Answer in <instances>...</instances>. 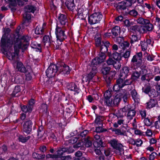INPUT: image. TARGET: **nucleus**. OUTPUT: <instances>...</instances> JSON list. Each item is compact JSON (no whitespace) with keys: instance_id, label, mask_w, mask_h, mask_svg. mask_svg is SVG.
<instances>
[{"instance_id":"nucleus-5","label":"nucleus","mask_w":160,"mask_h":160,"mask_svg":"<svg viewBox=\"0 0 160 160\" xmlns=\"http://www.w3.org/2000/svg\"><path fill=\"white\" fill-rule=\"evenodd\" d=\"M123 112H127V117L129 119H132L136 114V111L130 105L125 106L122 108Z\"/></svg>"},{"instance_id":"nucleus-52","label":"nucleus","mask_w":160,"mask_h":160,"mask_svg":"<svg viewBox=\"0 0 160 160\" xmlns=\"http://www.w3.org/2000/svg\"><path fill=\"white\" fill-rule=\"evenodd\" d=\"M114 41L119 44V47L120 44L122 43L124 41L123 38L121 37H117L114 39Z\"/></svg>"},{"instance_id":"nucleus-4","label":"nucleus","mask_w":160,"mask_h":160,"mask_svg":"<svg viewBox=\"0 0 160 160\" xmlns=\"http://www.w3.org/2000/svg\"><path fill=\"white\" fill-rule=\"evenodd\" d=\"M102 17V14L99 12H95L88 18V22L90 25L99 23Z\"/></svg>"},{"instance_id":"nucleus-11","label":"nucleus","mask_w":160,"mask_h":160,"mask_svg":"<svg viewBox=\"0 0 160 160\" xmlns=\"http://www.w3.org/2000/svg\"><path fill=\"white\" fill-rule=\"evenodd\" d=\"M110 129L114 133V134L117 136L120 135L123 136L125 139H128V137L127 134L126 130L122 129V128H111Z\"/></svg>"},{"instance_id":"nucleus-57","label":"nucleus","mask_w":160,"mask_h":160,"mask_svg":"<svg viewBox=\"0 0 160 160\" xmlns=\"http://www.w3.org/2000/svg\"><path fill=\"white\" fill-rule=\"evenodd\" d=\"M34 103L35 101L34 99H31L29 101L28 104V105L30 108V110H31V109L32 110Z\"/></svg>"},{"instance_id":"nucleus-55","label":"nucleus","mask_w":160,"mask_h":160,"mask_svg":"<svg viewBox=\"0 0 160 160\" xmlns=\"http://www.w3.org/2000/svg\"><path fill=\"white\" fill-rule=\"evenodd\" d=\"M131 54V50L129 49L126 50L123 53L122 55L123 57L125 58L128 59L130 56Z\"/></svg>"},{"instance_id":"nucleus-23","label":"nucleus","mask_w":160,"mask_h":160,"mask_svg":"<svg viewBox=\"0 0 160 160\" xmlns=\"http://www.w3.org/2000/svg\"><path fill=\"white\" fill-rule=\"evenodd\" d=\"M145 25L144 26H142L143 33H146L148 31H151L153 30V25L150 23L149 21L148 23Z\"/></svg>"},{"instance_id":"nucleus-26","label":"nucleus","mask_w":160,"mask_h":160,"mask_svg":"<svg viewBox=\"0 0 160 160\" xmlns=\"http://www.w3.org/2000/svg\"><path fill=\"white\" fill-rule=\"evenodd\" d=\"M65 4L67 8L70 10L72 11L74 9L75 5L74 0L67 1L65 2Z\"/></svg>"},{"instance_id":"nucleus-20","label":"nucleus","mask_w":160,"mask_h":160,"mask_svg":"<svg viewBox=\"0 0 160 160\" xmlns=\"http://www.w3.org/2000/svg\"><path fill=\"white\" fill-rule=\"evenodd\" d=\"M128 30L132 32H138L140 33H143L142 26L135 25L131 27Z\"/></svg>"},{"instance_id":"nucleus-62","label":"nucleus","mask_w":160,"mask_h":160,"mask_svg":"<svg viewBox=\"0 0 160 160\" xmlns=\"http://www.w3.org/2000/svg\"><path fill=\"white\" fill-rule=\"evenodd\" d=\"M78 139V138L77 137H72L68 140V142L70 143L73 144L76 142H77Z\"/></svg>"},{"instance_id":"nucleus-44","label":"nucleus","mask_w":160,"mask_h":160,"mask_svg":"<svg viewBox=\"0 0 160 160\" xmlns=\"http://www.w3.org/2000/svg\"><path fill=\"white\" fill-rule=\"evenodd\" d=\"M110 68L108 67H103L101 69L102 73L103 75H107V76L110 72Z\"/></svg>"},{"instance_id":"nucleus-49","label":"nucleus","mask_w":160,"mask_h":160,"mask_svg":"<svg viewBox=\"0 0 160 160\" xmlns=\"http://www.w3.org/2000/svg\"><path fill=\"white\" fill-rule=\"evenodd\" d=\"M129 46V43L127 41H123L122 43L120 44L119 47L121 48L124 49L127 48H128Z\"/></svg>"},{"instance_id":"nucleus-22","label":"nucleus","mask_w":160,"mask_h":160,"mask_svg":"<svg viewBox=\"0 0 160 160\" xmlns=\"http://www.w3.org/2000/svg\"><path fill=\"white\" fill-rule=\"evenodd\" d=\"M12 63L14 64L15 63L17 62V68L18 69V70L22 72L25 73L27 72V70L25 67V66L23 65V63L21 62H18V60L16 62L14 63L13 61L12 60Z\"/></svg>"},{"instance_id":"nucleus-54","label":"nucleus","mask_w":160,"mask_h":160,"mask_svg":"<svg viewBox=\"0 0 160 160\" xmlns=\"http://www.w3.org/2000/svg\"><path fill=\"white\" fill-rule=\"evenodd\" d=\"M125 25L128 28H130L133 24V22H130L128 20L126 19L124 22Z\"/></svg>"},{"instance_id":"nucleus-59","label":"nucleus","mask_w":160,"mask_h":160,"mask_svg":"<svg viewBox=\"0 0 160 160\" xmlns=\"http://www.w3.org/2000/svg\"><path fill=\"white\" fill-rule=\"evenodd\" d=\"M46 158L47 159H53L57 158V156L56 154H48L46 155Z\"/></svg>"},{"instance_id":"nucleus-64","label":"nucleus","mask_w":160,"mask_h":160,"mask_svg":"<svg viewBox=\"0 0 160 160\" xmlns=\"http://www.w3.org/2000/svg\"><path fill=\"white\" fill-rule=\"evenodd\" d=\"M72 157L70 155H68L66 156H63L61 157V159L59 160H71Z\"/></svg>"},{"instance_id":"nucleus-37","label":"nucleus","mask_w":160,"mask_h":160,"mask_svg":"<svg viewBox=\"0 0 160 160\" xmlns=\"http://www.w3.org/2000/svg\"><path fill=\"white\" fill-rule=\"evenodd\" d=\"M31 137L30 136H28L27 137H24L22 135H19L18 137V139L19 142L22 143H25L29 140Z\"/></svg>"},{"instance_id":"nucleus-13","label":"nucleus","mask_w":160,"mask_h":160,"mask_svg":"<svg viewBox=\"0 0 160 160\" xmlns=\"http://www.w3.org/2000/svg\"><path fill=\"white\" fill-rule=\"evenodd\" d=\"M140 73L137 71H133L131 76V78L125 80L128 85H131L133 81L137 80L139 78Z\"/></svg>"},{"instance_id":"nucleus-47","label":"nucleus","mask_w":160,"mask_h":160,"mask_svg":"<svg viewBox=\"0 0 160 160\" xmlns=\"http://www.w3.org/2000/svg\"><path fill=\"white\" fill-rule=\"evenodd\" d=\"M93 144L95 147H103L105 146V144L101 140H100L98 142H95Z\"/></svg>"},{"instance_id":"nucleus-12","label":"nucleus","mask_w":160,"mask_h":160,"mask_svg":"<svg viewBox=\"0 0 160 160\" xmlns=\"http://www.w3.org/2000/svg\"><path fill=\"white\" fill-rule=\"evenodd\" d=\"M74 151V150L72 148V147L69 146L68 148H59L57 151V154L56 155L57 158H59L60 159L61 157H63L62 155L64 152H68V153H72Z\"/></svg>"},{"instance_id":"nucleus-18","label":"nucleus","mask_w":160,"mask_h":160,"mask_svg":"<svg viewBox=\"0 0 160 160\" xmlns=\"http://www.w3.org/2000/svg\"><path fill=\"white\" fill-rule=\"evenodd\" d=\"M130 68L127 67L125 66L121 70L119 74V78H121L123 80H126L128 76V73L129 72Z\"/></svg>"},{"instance_id":"nucleus-41","label":"nucleus","mask_w":160,"mask_h":160,"mask_svg":"<svg viewBox=\"0 0 160 160\" xmlns=\"http://www.w3.org/2000/svg\"><path fill=\"white\" fill-rule=\"evenodd\" d=\"M40 112L43 113H47L48 112V106L44 103L42 104L40 107Z\"/></svg>"},{"instance_id":"nucleus-28","label":"nucleus","mask_w":160,"mask_h":160,"mask_svg":"<svg viewBox=\"0 0 160 160\" xmlns=\"http://www.w3.org/2000/svg\"><path fill=\"white\" fill-rule=\"evenodd\" d=\"M31 46L32 48L35 49L36 51L41 52V44L38 43L37 42L35 41L32 42L31 44Z\"/></svg>"},{"instance_id":"nucleus-30","label":"nucleus","mask_w":160,"mask_h":160,"mask_svg":"<svg viewBox=\"0 0 160 160\" xmlns=\"http://www.w3.org/2000/svg\"><path fill=\"white\" fill-rule=\"evenodd\" d=\"M121 100V97L118 92L117 93V94L115 97L113 102V105L117 106L118 104Z\"/></svg>"},{"instance_id":"nucleus-31","label":"nucleus","mask_w":160,"mask_h":160,"mask_svg":"<svg viewBox=\"0 0 160 160\" xmlns=\"http://www.w3.org/2000/svg\"><path fill=\"white\" fill-rule=\"evenodd\" d=\"M73 147L75 148H80V149L84 150L85 148L84 145V143L82 140H79L76 144L73 145Z\"/></svg>"},{"instance_id":"nucleus-39","label":"nucleus","mask_w":160,"mask_h":160,"mask_svg":"<svg viewBox=\"0 0 160 160\" xmlns=\"http://www.w3.org/2000/svg\"><path fill=\"white\" fill-rule=\"evenodd\" d=\"M104 103L108 106H112L113 105L112 98H105L104 99Z\"/></svg>"},{"instance_id":"nucleus-46","label":"nucleus","mask_w":160,"mask_h":160,"mask_svg":"<svg viewBox=\"0 0 160 160\" xmlns=\"http://www.w3.org/2000/svg\"><path fill=\"white\" fill-rule=\"evenodd\" d=\"M30 108L27 105H23L21 107V110L23 112H31L32 111V110L31 109L30 110Z\"/></svg>"},{"instance_id":"nucleus-43","label":"nucleus","mask_w":160,"mask_h":160,"mask_svg":"<svg viewBox=\"0 0 160 160\" xmlns=\"http://www.w3.org/2000/svg\"><path fill=\"white\" fill-rule=\"evenodd\" d=\"M112 57L116 61L120 60L121 58L120 54L117 52L113 53L112 54Z\"/></svg>"},{"instance_id":"nucleus-3","label":"nucleus","mask_w":160,"mask_h":160,"mask_svg":"<svg viewBox=\"0 0 160 160\" xmlns=\"http://www.w3.org/2000/svg\"><path fill=\"white\" fill-rule=\"evenodd\" d=\"M109 142L111 146L116 150L115 152L117 154L122 156L124 152L123 146L119 142L118 140L113 139L110 140Z\"/></svg>"},{"instance_id":"nucleus-7","label":"nucleus","mask_w":160,"mask_h":160,"mask_svg":"<svg viewBox=\"0 0 160 160\" xmlns=\"http://www.w3.org/2000/svg\"><path fill=\"white\" fill-rule=\"evenodd\" d=\"M142 52L137 53L133 56L131 62L133 64H135L137 66L140 67L142 63Z\"/></svg>"},{"instance_id":"nucleus-48","label":"nucleus","mask_w":160,"mask_h":160,"mask_svg":"<svg viewBox=\"0 0 160 160\" xmlns=\"http://www.w3.org/2000/svg\"><path fill=\"white\" fill-rule=\"evenodd\" d=\"M97 65H92V62L90 66V69L92 70V71L90 72L89 73H92V74H94V76L95 75V74L97 72L96 66Z\"/></svg>"},{"instance_id":"nucleus-17","label":"nucleus","mask_w":160,"mask_h":160,"mask_svg":"<svg viewBox=\"0 0 160 160\" xmlns=\"http://www.w3.org/2000/svg\"><path fill=\"white\" fill-rule=\"evenodd\" d=\"M117 122L114 123L113 124L114 127L118 128L119 126L121 127L123 126L124 125H126L125 122V117L123 116L117 115Z\"/></svg>"},{"instance_id":"nucleus-15","label":"nucleus","mask_w":160,"mask_h":160,"mask_svg":"<svg viewBox=\"0 0 160 160\" xmlns=\"http://www.w3.org/2000/svg\"><path fill=\"white\" fill-rule=\"evenodd\" d=\"M55 33L57 38H60L61 40H65L66 38L64 30L58 25H57Z\"/></svg>"},{"instance_id":"nucleus-63","label":"nucleus","mask_w":160,"mask_h":160,"mask_svg":"<svg viewBox=\"0 0 160 160\" xmlns=\"http://www.w3.org/2000/svg\"><path fill=\"white\" fill-rule=\"evenodd\" d=\"M129 14L133 17H136L138 15V12L135 10L133 9L129 12Z\"/></svg>"},{"instance_id":"nucleus-1","label":"nucleus","mask_w":160,"mask_h":160,"mask_svg":"<svg viewBox=\"0 0 160 160\" xmlns=\"http://www.w3.org/2000/svg\"><path fill=\"white\" fill-rule=\"evenodd\" d=\"M29 37L28 36H23L20 41L15 44L14 47V52H10L7 53V57L10 60H12L14 63L18 61V54L19 52V49H21L22 51L25 50L28 47V42L29 40Z\"/></svg>"},{"instance_id":"nucleus-6","label":"nucleus","mask_w":160,"mask_h":160,"mask_svg":"<svg viewBox=\"0 0 160 160\" xmlns=\"http://www.w3.org/2000/svg\"><path fill=\"white\" fill-rule=\"evenodd\" d=\"M58 72V66L54 64H51L46 72V75L50 78L54 77Z\"/></svg>"},{"instance_id":"nucleus-50","label":"nucleus","mask_w":160,"mask_h":160,"mask_svg":"<svg viewBox=\"0 0 160 160\" xmlns=\"http://www.w3.org/2000/svg\"><path fill=\"white\" fill-rule=\"evenodd\" d=\"M21 89L20 88V87L19 86H16L15 87L14 90H13L12 95L13 96L17 97L18 95L16 96V94L18 93L19 92Z\"/></svg>"},{"instance_id":"nucleus-35","label":"nucleus","mask_w":160,"mask_h":160,"mask_svg":"<svg viewBox=\"0 0 160 160\" xmlns=\"http://www.w3.org/2000/svg\"><path fill=\"white\" fill-rule=\"evenodd\" d=\"M112 32L113 35L115 36H118L120 33V28L118 26H115L112 28Z\"/></svg>"},{"instance_id":"nucleus-61","label":"nucleus","mask_w":160,"mask_h":160,"mask_svg":"<svg viewBox=\"0 0 160 160\" xmlns=\"http://www.w3.org/2000/svg\"><path fill=\"white\" fill-rule=\"evenodd\" d=\"M115 61L112 58H109L106 60V62L108 65H113Z\"/></svg>"},{"instance_id":"nucleus-51","label":"nucleus","mask_w":160,"mask_h":160,"mask_svg":"<svg viewBox=\"0 0 160 160\" xmlns=\"http://www.w3.org/2000/svg\"><path fill=\"white\" fill-rule=\"evenodd\" d=\"M64 40H61L60 38H57L56 41L55 42H54L56 45V47H55L56 49H59V46L62 44V42Z\"/></svg>"},{"instance_id":"nucleus-9","label":"nucleus","mask_w":160,"mask_h":160,"mask_svg":"<svg viewBox=\"0 0 160 160\" xmlns=\"http://www.w3.org/2000/svg\"><path fill=\"white\" fill-rule=\"evenodd\" d=\"M67 88L68 90L73 92L74 95L79 94L81 91L78 85L74 82L67 83Z\"/></svg>"},{"instance_id":"nucleus-53","label":"nucleus","mask_w":160,"mask_h":160,"mask_svg":"<svg viewBox=\"0 0 160 160\" xmlns=\"http://www.w3.org/2000/svg\"><path fill=\"white\" fill-rule=\"evenodd\" d=\"M43 129L42 127H39L38 129L37 135L39 138H41L42 137L44 132L43 131Z\"/></svg>"},{"instance_id":"nucleus-25","label":"nucleus","mask_w":160,"mask_h":160,"mask_svg":"<svg viewBox=\"0 0 160 160\" xmlns=\"http://www.w3.org/2000/svg\"><path fill=\"white\" fill-rule=\"evenodd\" d=\"M92 138L89 136H88L86 138H84V145L85 147L89 148L92 145Z\"/></svg>"},{"instance_id":"nucleus-40","label":"nucleus","mask_w":160,"mask_h":160,"mask_svg":"<svg viewBox=\"0 0 160 160\" xmlns=\"http://www.w3.org/2000/svg\"><path fill=\"white\" fill-rule=\"evenodd\" d=\"M137 22L142 25H145L149 22V20L144 19L142 18H139L137 20Z\"/></svg>"},{"instance_id":"nucleus-2","label":"nucleus","mask_w":160,"mask_h":160,"mask_svg":"<svg viewBox=\"0 0 160 160\" xmlns=\"http://www.w3.org/2000/svg\"><path fill=\"white\" fill-rule=\"evenodd\" d=\"M3 34L1 39V41L2 46L3 47L10 48L13 43V40L8 37V33L11 30L8 28H3Z\"/></svg>"},{"instance_id":"nucleus-16","label":"nucleus","mask_w":160,"mask_h":160,"mask_svg":"<svg viewBox=\"0 0 160 160\" xmlns=\"http://www.w3.org/2000/svg\"><path fill=\"white\" fill-rule=\"evenodd\" d=\"M58 72L62 74H68L69 73L71 70L69 67L64 63H62L59 66H58Z\"/></svg>"},{"instance_id":"nucleus-33","label":"nucleus","mask_w":160,"mask_h":160,"mask_svg":"<svg viewBox=\"0 0 160 160\" xmlns=\"http://www.w3.org/2000/svg\"><path fill=\"white\" fill-rule=\"evenodd\" d=\"M45 154H41L35 152H33L32 154L33 158L38 160H42L45 158Z\"/></svg>"},{"instance_id":"nucleus-8","label":"nucleus","mask_w":160,"mask_h":160,"mask_svg":"<svg viewBox=\"0 0 160 160\" xmlns=\"http://www.w3.org/2000/svg\"><path fill=\"white\" fill-rule=\"evenodd\" d=\"M116 84L113 87V91L119 92L121 88H122L125 86L128 85L127 82H126L125 80L122 79L121 78H118L116 80Z\"/></svg>"},{"instance_id":"nucleus-34","label":"nucleus","mask_w":160,"mask_h":160,"mask_svg":"<svg viewBox=\"0 0 160 160\" xmlns=\"http://www.w3.org/2000/svg\"><path fill=\"white\" fill-rule=\"evenodd\" d=\"M36 9V7L33 5H28L26 6L25 8V11L28 12L34 13Z\"/></svg>"},{"instance_id":"nucleus-21","label":"nucleus","mask_w":160,"mask_h":160,"mask_svg":"<svg viewBox=\"0 0 160 160\" xmlns=\"http://www.w3.org/2000/svg\"><path fill=\"white\" fill-rule=\"evenodd\" d=\"M59 22L62 25H68V20L66 16L63 14H60L58 17Z\"/></svg>"},{"instance_id":"nucleus-60","label":"nucleus","mask_w":160,"mask_h":160,"mask_svg":"<svg viewBox=\"0 0 160 160\" xmlns=\"http://www.w3.org/2000/svg\"><path fill=\"white\" fill-rule=\"evenodd\" d=\"M23 18L26 20L28 21L31 19V14L28 13V12H26L23 15Z\"/></svg>"},{"instance_id":"nucleus-56","label":"nucleus","mask_w":160,"mask_h":160,"mask_svg":"<svg viewBox=\"0 0 160 160\" xmlns=\"http://www.w3.org/2000/svg\"><path fill=\"white\" fill-rule=\"evenodd\" d=\"M113 67L116 69H119L121 66L120 62L118 61H115L113 65Z\"/></svg>"},{"instance_id":"nucleus-27","label":"nucleus","mask_w":160,"mask_h":160,"mask_svg":"<svg viewBox=\"0 0 160 160\" xmlns=\"http://www.w3.org/2000/svg\"><path fill=\"white\" fill-rule=\"evenodd\" d=\"M52 40L48 36H45L43 37V42L45 47L48 48L50 45Z\"/></svg>"},{"instance_id":"nucleus-45","label":"nucleus","mask_w":160,"mask_h":160,"mask_svg":"<svg viewBox=\"0 0 160 160\" xmlns=\"http://www.w3.org/2000/svg\"><path fill=\"white\" fill-rule=\"evenodd\" d=\"M140 38L135 35L132 36L130 42L132 44L135 42H138L140 40Z\"/></svg>"},{"instance_id":"nucleus-58","label":"nucleus","mask_w":160,"mask_h":160,"mask_svg":"<svg viewBox=\"0 0 160 160\" xmlns=\"http://www.w3.org/2000/svg\"><path fill=\"white\" fill-rule=\"evenodd\" d=\"M140 44H141L142 50L143 51H145L147 49L148 45L147 43H146V42L141 41Z\"/></svg>"},{"instance_id":"nucleus-29","label":"nucleus","mask_w":160,"mask_h":160,"mask_svg":"<svg viewBox=\"0 0 160 160\" xmlns=\"http://www.w3.org/2000/svg\"><path fill=\"white\" fill-rule=\"evenodd\" d=\"M119 94L120 95V97L121 98H122L125 102H126L127 99L129 96V93L127 92H123L122 90H121L119 92Z\"/></svg>"},{"instance_id":"nucleus-10","label":"nucleus","mask_w":160,"mask_h":160,"mask_svg":"<svg viewBox=\"0 0 160 160\" xmlns=\"http://www.w3.org/2000/svg\"><path fill=\"white\" fill-rule=\"evenodd\" d=\"M32 122L30 120L27 119L23 124V132L27 134H30L32 131Z\"/></svg>"},{"instance_id":"nucleus-38","label":"nucleus","mask_w":160,"mask_h":160,"mask_svg":"<svg viewBox=\"0 0 160 160\" xmlns=\"http://www.w3.org/2000/svg\"><path fill=\"white\" fill-rule=\"evenodd\" d=\"M44 31V29L42 26L38 25L35 28V32L36 34H42L43 33Z\"/></svg>"},{"instance_id":"nucleus-36","label":"nucleus","mask_w":160,"mask_h":160,"mask_svg":"<svg viewBox=\"0 0 160 160\" xmlns=\"http://www.w3.org/2000/svg\"><path fill=\"white\" fill-rule=\"evenodd\" d=\"M156 104V101L153 99H151L146 103V107L148 108H151L155 106Z\"/></svg>"},{"instance_id":"nucleus-14","label":"nucleus","mask_w":160,"mask_h":160,"mask_svg":"<svg viewBox=\"0 0 160 160\" xmlns=\"http://www.w3.org/2000/svg\"><path fill=\"white\" fill-rule=\"evenodd\" d=\"M106 55L104 53H99L98 57L92 61V65H98L103 62L106 59Z\"/></svg>"},{"instance_id":"nucleus-42","label":"nucleus","mask_w":160,"mask_h":160,"mask_svg":"<svg viewBox=\"0 0 160 160\" xmlns=\"http://www.w3.org/2000/svg\"><path fill=\"white\" fill-rule=\"evenodd\" d=\"M102 117L100 116H98L96 118L95 122L97 125L102 126Z\"/></svg>"},{"instance_id":"nucleus-32","label":"nucleus","mask_w":160,"mask_h":160,"mask_svg":"<svg viewBox=\"0 0 160 160\" xmlns=\"http://www.w3.org/2000/svg\"><path fill=\"white\" fill-rule=\"evenodd\" d=\"M131 94L135 102H138L139 100V95L136 90L134 89L131 92Z\"/></svg>"},{"instance_id":"nucleus-24","label":"nucleus","mask_w":160,"mask_h":160,"mask_svg":"<svg viewBox=\"0 0 160 160\" xmlns=\"http://www.w3.org/2000/svg\"><path fill=\"white\" fill-rule=\"evenodd\" d=\"M94 74L89 73V74L82 76V82L85 83L87 82H89L94 77Z\"/></svg>"},{"instance_id":"nucleus-19","label":"nucleus","mask_w":160,"mask_h":160,"mask_svg":"<svg viewBox=\"0 0 160 160\" xmlns=\"http://www.w3.org/2000/svg\"><path fill=\"white\" fill-rule=\"evenodd\" d=\"M110 45V42L107 41H103L100 47L101 53L105 54L108 51V48Z\"/></svg>"}]
</instances>
